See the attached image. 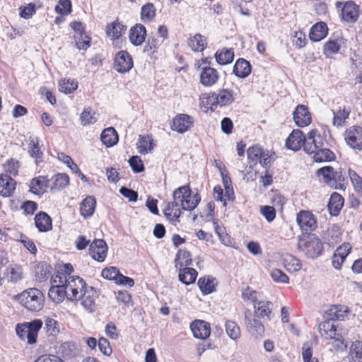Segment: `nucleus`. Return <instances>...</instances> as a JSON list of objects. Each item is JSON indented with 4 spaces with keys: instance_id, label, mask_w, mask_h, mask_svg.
Wrapping results in <instances>:
<instances>
[{
    "instance_id": "obj_1",
    "label": "nucleus",
    "mask_w": 362,
    "mask_h": 362,
    "mask_svg": "<svg viewBox=\"0 0 362 362\" xmlns=\"http://www.w3.org/2000/svg\"><path fill=\"white\" fill-rule=\"evenodd\" d=\"M19 303L27 310L38 312L44 307L45 296L37 288H30L16 296Z\"/></svg>"
},
{
    "instance_id": "obj_2",
    "label": "nucleus",
    "mask_w": 362,
    "mask_h": 362,
    "mask_svg": "<svg viewBox=\"0 0 362 362\" xmlns=\"http://www.w3.org/2000/svg\"><path fill=\"white\" fill-rule=\"evenodd\" d=\"M298 248L308 258L314 259L319 257L322 252L323 246L321 240L313 234L304 235L299 238Z\"/></svg>"
},
{
    "instance_id": "obj_3",
    "label": "nucleus",
    "mask_w": 362,
    "mask_h": 362,
    "mask_svg": "<svg viewBox=\"0 0 362 362\" xmlns=\"http://www.w3.org/2000/svg\"><path fill=\"white\" fill-rule=\"evenodd\" d=\"M42 325L43 322L40 319L18 324L16 327V334L21 339H27V342L29 344H33L37 341L38 332L42 328Z\"/></svg>"
},
{
    "instance_id": "obj_4",
    "label": "nucleus",
    "mask_w": 362,
    "mask_h": 362,
    "mask_svg": "<svg viewBox=\"0 0 362 362\" xmlns=\"http://www.w3.org/2000/svg\"><path fill=\"white\" fill-rule=\"evenodd\" d=\"M247 154L249 160L255 164L259 163L264 168H268L275 160L274 153H271L259 145L249 147Z\"/></svg>"
},
{
    "instance_id": "obj_5",
    "label": "nucleus",
    "mask_w": 362,
    "mask_h": 362,
    "mask_svg": "<svg viewBox=\"0 0 362 362\" xmlns=\"http://www.w3.org/2000/svg\"><path fill=\"white\" fill-rule=\"evenodd\" d=\"M65 286L69 292L67 299L70 301L79 300L81 293L88 287L84 280L79 276H69L68 278L64 276Z\"/></svg>"
},
{
    "instance_id": "obj_6",
    "label": "nucleus",
    "mask_w": 362,
    "mask_h": 362,
    "mask_svg": "<svg viewBox=\"0 0 362 362\" xmlns=\"http://www.w3.org/2000/svg\"><path fill=\"white\" fill-rule=\"evenodd\" d=\"M234 93L230 89H221L218 93H213L209 97V100L211 105V109H216L217 106H228L234 101Z\"/></svg>"
},
{
    "instance_id": "obj_7",
    "label": "nucleus",
    "mask_w": 362,
    "mask_h": 362,
    "mask_svg": "<svg viewBox=\"0 0 362 362\" xmlns=\"http://www.w3.org/2000/svg\"><path fill=\"white\" fill-rule=\"evenodd\" d=\"M133 65V59L127 51L122 50L115 54L114 59V68L117 72H128L132 69Z\"/></svg>"
},
{
    "instance_id": "obj_8",
    "label": "nucleus",
    "mask_w": 362,
    "mask_h": 362,
    "mask_svg": "<svg viewBox=\"0 0 362 362\" xmlns=\"http://www.w3.org/2000/svg\"><path fill=\"white\" fill-rule=\"evenodd\" d=\"M346 144L352 148L362 150V127L353 126L346 129L345 132Z\"/></svg>"
},
{
    "instance_id": "obj_9",
    "label": "nucleus",
    "mask_w": 362,
    "mask_h": 362,
    "mask_svg": "<svg viewBox=\"0 0 362 362\" xmlns=\"http://www.w3.org/2000/svg\"><path fill=\"white\" fill-rule=\"evenodd\" d=\"M337 8L341 7V18L347 22H355L358 17V6L351 1L346 2L344 5L341 1L335 4Z\"/></svg>"
},
{
    "instance_id": "obj_10",
    "label": "nucleus",
    "mask_w": 362,
    "mask_h": 362,
    "mask_svg": "<svg viewBox=\"0 0 362 362\" xmlns=\"http://www.w3.org/2000/svg\"><path fill=\"white\" fill-rule=\"evenodd\" d=\"M324 146L322 136L317 133V130L310 131L306 136L305 141L304 151L308 154L315 153Z\"/></svg>"
},
{
    "instance_id": "obj_11",
    "label": "nucleus",
    "mask_w": 362,
    "mask_h": 362,
    "mask_svg": "<svg viewBox=\"0 0 362 362\" xmlns=\"http://www.w3.org/2000/svg\"><path fill=\"white\" fill-rule=\"evenodd\" d=\"M245 325L247 331L255 338H261L264 334V327L258 320L252 317L249 310L245 313Z\"/></svg>"
},
{
    "instance_id": "obj_12",
    "label": "nucleus",
    "mask_w": 362,
    "mask_h": 362,
    "mask_svg": "<svg viewBox=\"0 0 362 362\" xmlns=\"http://www.w3.org/2000/svg\"><path fill=\"white\" fill-rule=\"evenodd\" d=\"M194 124L193 118L187 114H180L173 120L171 129L180 134L189 130Z\"/></svg>"
},
{
    "instance_id": "obj_13",
    "label": "nucleus",
    "mask_w": 362,
    "mask_h": 362,
    "mask_svg": "<svg viewBox=\"0 0 362 362\" xmlns=\"http://www.w3.org/2000/svg\"><path fill=\"white\" fill-rule=\"evenodd\" d=\"M296 221L300 228L305 232L313 231L317 228L315 216L308 211H300L297 215Z\"/></svg>"
},
{
    "instance_id": "obj_14",
    "label": "nucleus",
    "mask_w": 362,
    "mask_h": 362,
    "mask_svg": "<svg viewBox=\"0 0 362 362\" xmlns=\"http://www.w3.org/2000/svg\"><path fill=\"white\" fill-rule=\"evenodd\" d=\"M107 245L102 239L95 240L89 247V254L92 258L102 262L107 256Z\"/></svg>"
},
{
    "instance_id": "obj_15",
    "label": "nucleus",
    "mask_w": 362,
    "mask_h": 362,
    "mask_svg": "<svg viewBox=\"0 0 362 362\" xmlns=\"http://www.w3.org/2000/svg\"><path fill=\"white\" fill-rule=\"evenodd\" d=\"M306 141V136L303 135V133L300 129H294L290 134L286 141V146L292 151H297L304 148L305 141Z\"/></svg>"
},
{
    "instance_id": "obj_16",
    "label": "nucleus",
    "mask_w": 362,
    "mask_h": 362,
    "mask_svg": "<svg viewBox=\"0 0 362 362\" xmlns=\"http://www.w3.org/2000/svg\"><path fill=\"white\" fill-rule=\"evenodd\" d=\"M80 295H81L80 299L82 300V305L89 312L95 311L96 309L95 300L98 297L96 289L89 286Z\"/></svg>"
},
{
    "instance_id": "obj_17",
    "label": "nucleus",
    "mask_w": 362,
    "mask_h": 362,
    "mask_svg": "<svg viewBox=\"0 0 362 362\" xmlns=\"http://www.w3.org/2000/svg\"><path fill=\"white\" fill-rule=\"evenodd\" d=\"M293 115L296 124L300 127H306L311 123L310 113L307 107L303 105H298Z\"/></svg>"
},
{
    "instance_id": "obj_18",
    "label": "nucleus",
    "mask_w": 362,
    "mask_h": 362,
    "mask_svg": "<svg viewBox=\"0 0 362 362\" xmlns=\"http://www.w3.org/2000/svg\"><path fill=\"white\" fill-rule=\"evenodd\" d=\"M351 247L349 243H343L339 246L334 252L332 257V266L336 269H340L343 262L351 251Z\"/></svg>"
},
{
    "instance_id": "obj_19",
    "label": "nucleus",
    "mask_w": 362,
    "mask_h": 362,
    "mask_svg": "<svg viewBox=\"0 0 362 362\" xmlns=\"http://www.w3.org/2000/svg\"><path fill=\"white\" fill-rule=\"evenodd\" d=\"M219 74L216 69L207 66L204 67L200 73V83L205 87H210L218 81Z\"/></svg>"
},
{
    "instance_id": "obj_20",
    "label": "nucleus",
    "mask_w": 362,
    "mask_h": 362,
    "mask_svg": "<svg viewBox=\"0 0 362 362\" xmlns=\"http://www.w3.org/2000/svg\"><path fill=\"white\" fill-rule=\"evenodd\" d=\"M1 281L6 279L8 282L16 283L23 279L22 267L17 264H10L1 276Z\"/></svg>"
},
{
    "instance_id": "obj_21",
    "label": "nucleus",
    "mask_w": 362,
    "mask_h": 362,
    "mask_svg": "<svg viewBox=\"0 0 362 362\" xmlns=\"http://www.w3.org/2000/svg\"><path fill=\"white\" fill-rule=\"evenodd\" d=\"M59 283L62 284L52 286L48 292L49 298L56 303L63 301L65 297L67 298V295L69 294L62 276L59 277Z\"/></svg>"
},
{
    "instance_id": "obj_22",
    "label": "nucleus",
    "mask_w": 362,
    "mask_h": 362,
    "mask_svg": "<svg viewBox=\"0 0 362 362\" xmlns=\"http://www.w3.org/2000/svg\"><path fill=\"white\" fill-rule=\"evenodd\" d=\"M191 330L194 337L198 339H206L211 333L210 325L203 320H195L191 325Z\"/></svg>"
},
{
    "instance_id": "obj_23",
    "label": "nucleus",
    "mask_w": 362,
    "mask_h": 362,
    "mask_svg": "<svg viewBox=\"0 0 362 362\" xmlns=\"http://www.w3.org/2000/svg\"><path fill=\"white\" fill-rule=\"evenodd\" d=\"M178 206L179 202L173 199V201L168 202L165 209L163 210L165 217L175 225V222L180 221L179 218L182 215V209H180Z\"/></svg>"
},
{
    "instance_id": "obj_24",
    "label": "nucleus",
    "mask_w": 362,
    "mask_h": 362,
    "mask_svg": "<svg viewBox=\"0 0 362 362\" xmlns=\"http://www.w3.org/2000/svg\"><path fill=\"white\" fill-rule=\"evenodd\" d=\"M16 188V181L8 175H0V194L8 197Z\"/></svg>"
},
{
    "instance_id": "obj_25",
    "label": "nucleus",
    "mask_w": 362,
    "mask_h": 362,
    "mask_svg": "<svg viewBox=\"0 0 362 362\" xmlns=\"http://www.w3.org/2000/svg\"><path fill=\"white\" fill-rule=\"evenodd\" d=\"M146 36V28L141 24H136L129 31V40L134 46L141 45Z\"/></svg>"
},
{
    "instance_id": "obj_26",
    "label": "nucleus",
    "mask_w": 362,
    "mask_h": 362,
    "mask_svg": "<svg viewBox=\"0 0 362 362\" xmlns=\"http://www.w3.org/2000/svg\"><path fill=\"white\" fill-rule=\"evenodd\" d=\"M197 285L203 295H208L216 291L217 281L211 276H204L199 279Z\"/></svg>"
},
{
    "instance_id": "obj_27",
    "label": "nucleus",
    "mask_w": 362,
    "mask_h": 362,
    "mask_svg": "<svg viewBox=\"0 0 362 362\" xmlns=\"http://www.w3.org/2000/svg\"><path fill=\"white\" fill-rule=\"evenodd\" d=\"M347 185L348 180L344 169L339 168L334 170L332 183L330 187H334L335 189L345 190Z\"/></svg>"
},
{
    "instance_id": "obj_28",
    "label": "nucleus",
    "mask_w": 362,
    "mask_h": 362,
    "mask_svg": "<svg viewBox=\"0 0 362 362\" xmlns=\"http://www.w3.org/2000/svg\"><path fill=\"white\" fill-rule=\"evenodd\" d=\"M251 65L243 58L238 59L233 69V73L238 78H245L251 73Z\"/></svg>"
},
{
    "instance_id": "obj_29",
    "label": "nucleus",
    "mask_w": 362,
    "mask_h": 362,
    "mask_svg": "<svg viewBox=\"0 0 362 362\" xmlns=\"http://www.w3.org/2000/svg\"><path fill=\"white\" fill-rule=\"evenodd\" d=\"M327 30L328 28L325 23H317L312 26L310 30L309 37L310 40L313 42H319L327 36Z\"/></svg>"
},
{
    "instance_id": "obj_30",
    "label": "nucleus",
    "mask_w": 362,
    "mask_h": 362,
    "mask_svg": "<svg viewBox=\"0 0 362 362\" xmlns=\"http://www.w3.org/2000/svg\"><path fill=\"white\" fill-rule=\"evenodd\" d=\"M49 180L47 177L39 176L32 179L30 183V191L35 194H43L48 187Z\"/></svg>"
},
{
    "instance_id": "obj_31",
    "label": "nucleus",
    "mask_w": 362,
    "mask_h": 362,
    "mask_svg": "<svg viewBox=\"0 0 362 362\" xmlns=\"http://www.w3.org/2000/svg\"><path fill=\"white\" fill-rule=\"evenodd\" d=\"M318 329L321 336L326 339L336 338V336L339 334V333H337L336 327L333 322H331L328 320H326L325 321L320 323Z\"/></svg>"
},
{
    "instance_id": "obj_32",
    "label": "nucleus",
    "mask_w": 362,
    "mask_h": 362,
    "mask_svg": "<svg viewBox=\"0 0 362 362\" xmlns=\"http://www.w3.org/2000/svg\"><path fill=\"white\" fill-rule=\"evenodd\" d=\"M344 199L341 195L337 192L332 193L328 203V209L330 214L337 216L344 206Z\"/></svg>"
},
{
    "instance_id": "obj_33",
    "label": "nucleus",
    "mask_w": 362,
    "mask_h": 362,
    "mask_svg": "<svg viewBox=\"0 0 362 362\" xmlns=\"http://www.w3.org/2000/svg\"><path fill=\"white\" fill-rule=\"evenodd\" d=\"M100 140L107 147H112L117 144L118 134L113 127H108L102 132Z\"/></svg>"
},
{
    "instance_id": "obj_34",
    "label": "nucleus",
    "mask_w": 362,
    "mask_h": 362,
    "mask_svg": "<svg viewBox=\"0 0 362 362\" xmlns=\"http://www.w3.org/2000/svg\"><path fill=\"white\" fill-rule=\"evenodd\" d=\"M96 205L95 199L92 196L85 198L80 205V213L85 218L93 216Z\"/></svg>"
},
{
    "instance_id": "obj_35",
    "label": "nucleus",
    "mask_w": 362,
    "mask_h": 362,
    "mask_svg": "<svg viewBox=\"0 0 362 362\" xmlns=\"http://www.w3.org/2000/svg\"><path fill=\"white\" fill-rule=\"evenodd\" d=\"M35 224L40 232H47L52 229V219L45 212H40L35 217Z\"/></svg>"
},
{
    "instance_id": "obj_36",
    "label": "nucleus",
    "mask_w": 362,
    "mask_h": 362,
    "mask_svg": "<svg viewBox=\"0 0 362 362\" xmlns=\"http://www.w3.org/2000/svg\"><path fill=\"white\" fill-rule=\"evenodd\" d=\"M179 281L185 285H189L194 283L197 277V272L189 267L179 269Z\"/></svg>"
},
{
    "instance_id": "obj_37",
    "label": "nucleus",
    "mask_w": 362,
    "mask_h": 362,
    "mask_svg": "<svg viewBox=\"0 0 362 362\" xmlns=\"http://www.w3.org/2000/svg\"><path fill=\"white\" fill-rule=\"evenodd\" d=\"M283 261L285 269L290 273L298 272L302 268L300 260L292 255H286L283 258Z\"/></svg>"
},
{
    "instance_id": "obj_38",
    "label": "nucleus",
    "mask_w": 362,
    "mask_h": 362,
    "mask_svg": "<svg viewBox=\"0 0 362 362\" xmlns=\"http://www.w3.org/2000/svg\"><path fill=\"white\" fill-rule=\"evenodd\" d=\"M347 310L341 305H332L327 312V320L332 322L334 320H344L346 316Z\"/></svg>"
},
{
    "instance_id": "obj_39",
    "label": "nucleus",
    "mask_w": 362,
    "mask_h": 362,
    "mask_svg": "<svg viewBox=\"0 0 362 362\" xmlns=\"http://www.w3.org/2000/svg\"><path fill=\"white\" fill-rule=\"evenodd\" d=\"M215 58L218 64L225 65L230 64L234 58V51L233 48H223L218 50L215 54Z\"/></svg>"
},
{
    "instance_id": "obj_40",
    "label": "nucleus",
    "mask_w": 362,
    "mask_h": 362,
    "mask_svg": "<svg viewBox=\"0 0 362 362\" xmlns=\"http://www.w3.org/2000/svg\"><path fill=\"white\" fill-rule=\"evenodd\" d=\"M272 303L269 301H257L254 304L255 313L257 317H267V320L270 319L269 315L272 313L271 306Z\"/></svg>"
},
{
    "instance_id": "obj_41",
    "label": "nucleus",
    "mask_w": 362,
    "mask_h": 362,
    "mask_svg": "<svg viewBox=\"0 0 362 362\" xmlns=\"http://www.w3.org/2000/svg\"><path fill=\"white\" fill-rule=\"evenodd\" d=\"M313 159L317 163L329 162L335 159L334 153L324 146L314 153Z\"/></svg>"
},
{
    "instance_id": "obj_42",
    "label": "nucleus",
    "mask_w": 362,
    "mask_h": 362,
    "mask_svg": "<svg viewBox=\"0 0 362 362\" xmlns=\"http://www.w3.org/2000/svg\"><path fill=\"white\" fill-rule=\"evenodd\" d=\"M28 153L32 158L35 159L36 163L42 161L43 152L40 150L38 138H30Z\"/></svg>"
},
{
    "instance_id": "obj_43",
    "label": "nucleus",
    "mask_w": 362,
    "mask_h": 362,
    "mask_svg": "<svg viewBox=\"0 0 362 362\" xmlns=\"http://www.w3.org/2000/svg\"><path fill=\"white\" fill-rule=\"evenodd\" d=\"M126 30V27L118 21H115L108 25L106 28V34L112 40L119 39Z\"/></svg>"
},
{
    "instance_id": "obj_44",
    "label": "nucleus",
    "mask_w": 362,
    "mask_h": 362,
    "mask_svg": "<svg viewBox=\"0 0 362 362\" xmlns=\"http://www.w3.org/2000/svg\"><path fill=\"white\" fill-rule=\"evenodd\" d=\"M192 259L191 254L187 250H180L176 255L175 260V267L177 269L183 268L184 266L192 264Z\"/></svg>"
},
{
    "instance_id": "obj_45",
    "label": "nucleus",
    "mask_w": 362,
    "mask_h": 362,
    "mask_svg": "<svg viewBox=\"0 0 362 362\" xmlns=\"http://www.w3.org/2000/svg\"><path fill=\"white\" fill-rule=\"evenodd\" d=\"M342 43H343L342 38H337L335 40H329L324 45V47H323L324 54L327 57H329L332 54L337 53L339 52Z\"/></svg>"
},
{
    "instance_id": "obj_46",
    "label": "nucleus",
    "mask_w": 362,
    "mask_h": 362,
    "mask_svg": "<svg viewBox=\"0 0 362 362\" xmlns=\"http://www.w3.org/2000/svg\"><path fill=\"white\" fill-rule=\"evenodd\" d=\"M225 329L230 339L236 340L240 337V328L235 321L230 320H226Z\"/></svg>"
},
{
    "instance_id": "obj_47",
    "label": "nucleus",
    "mask_w": 362,
    "mask_h": 362,
    "mask_svg": "<svg viewBox=\"0 0 362 362\" xmlns=\"http://www.w3.org/2000/svg\"><path fill=\"white\" fill-rule=\"evenodd\" d=\"M192 190L189 185H184L175 189L173 193V198L183 204L187 198H190Z\"/></svg>"
},
{
    "instance_id": "obj_48",
    "label": "nucleus",
    "mask_w": 362,
    "mask_h": 362,
    "mask_svg": "<svg viewBox=\"0 0 362 362\" xmlns=\"http://www.w3.org/2000/svg\"><path fill=\"white\" fill-rule=\"evenodd\" d=\"M153 140L150 136H140L137 148L140 153L146 154L153 148Z\"/></svg>"
},
{
    "instance_id": "obj_49",
    "label": "nucleus",
    "mask_w": 362,
    "mask_h": 362,
    "mask_svg": "<svg viewBox=\"0 0 362 362\" xmlns=\"http://www.w3.org/2000/svg\"><path fill=\"white\" fill-rule=\"evenodd\" d=\"M69 183V177L66 174L58 173L52 177V190H59L64 188Z\"/></svg>"
},
{
    "instance_id": "obj_50",
    "label": "nucleus",
    "mask_w": 362,
    "mask_h": 362,
    "mask_svg": "<svg viewBox=\"0 0 362 362\" xmlns=\"http://www.w3.org/2000/svg\"><path fill=\"white\" fill-rule=\"evenodd\" d=\"M334 170V168L332 166H325L317 170L316 175L320 179H322L327 185L331 186Z\"/></svg>"
},
{
    "instance_id": "obj_51",
    "label": "nucleus",
    "mask_w": 362,
    "mask_h": 362,
    "mask_svg": "<svg viewBox=\"0 0 362 362\" xmlns=\"http://www.w3.org/2000/svg\"><path fill=\"white\" fill-rule=\"evenodd\" d=\"M78 88V82L74 79L64 78L59 82V90L66 94L71 93Z\"/></svg>"
},
{
    "instance_id": "obj_52",
    "label": "nucleus",
    "mask_w": 362,
    "mask_h": 362,
    "mask_svg": "<svg viewBox=\"0 0 362 362\" xmlns=\"http://www.w3.org/2000/svg\"><path fill=\"white\" fill-rule=\"evenodd\" d=\"M188 44L192 50L202 51L206 47V40L200 34H196L190 38Z\"/></svg>"
},
{
    "instance_id": "obj_53",
    "label": "nucleus",
    "mask_w": 362,
    "mask_h": 362,
    "mask_svg": "<svg viewBox=\"0 0 362 362\" xmlns=\"http://www.w3.org/2000/svg\"><path fill=\"white\" fill-rule=\"evenodd\" d=\"M200 201L201 196L198 193L193 196L191 195L190 198H187L183 204H182V209L184 211H192L198 206Z\"/></svg>"
},
{
    "instance_id": "obj_54",
    "label": "nucleus",
    "mask_w": 362,
    "mask_h": 362,
    "mask_svg": "<svg viewBox=\"0 0 362 362\" xmlns=\"http://www.w3.org/2000/svg\"><path fill=\"white\" fill-rule=\"evenodd\" d=\"M348 174L356 192L362 195V177L351 168L348 170Z\"/></svg>"
},
{
    "instance_id": "obj_55",
    "label": "nucleus",
    "mask_w": 362,
    "mask_h": 362,
    "mask_svg": "<svg viewBox=\"0 0 362 362\" xmlns=\"http://www.w3.org/2000/svg\"><path fill=\"white\" fill-rule=\"evenodd\" d=\"M160 42L159 40L155 37H148L145 46L144 47V52L147 53L149 56H152L160 46Z\"/></svg>"
},
{
    "instance_id": "obj_56",
    "label": "nucleus",
    "mask_w": 362,
    "mask_h": 362,
    "mask_svg": "<svg viewBox=\"0 0 362 362\" xmlns=\"http://www.w3.org/2000/svg\"><path fill=\"white\" fill-rule=\"evenodd\" d=\"M141 18L144 21H150L156 15V8L153 4H147L141 8Z\"/></svg>"
},
{
    "instance_id": "obj_57",
    "label": "nucleus",
    "mask_w": 362,
    "mask_h": 362,
    "mask_svg": "<svg viewBox=\"0 0 362 362\" xmlns=\"http://www.w3.org/2000/svg\"><path fill=\"white\" fill-rule=\"evenodd\" d=\"M333 125L339 127L344 123L346 119L348 117L349 115V111L346 110L345 108L342 110L340 109L337 112H333Z\"/></svg>"
},
{
    "instance_id": "obj_58",
    "label": "nucleus",
    "mask_w": 362,
    "mask_h": 362,
    "mask_svg": "<svg viewBox=\"0 0 362 362\" xmlns=\"http://www.w3.org/2000/svg\"><path fill=\"white\" fill-rule=\"evenodd\" d=\"M55 11L61 15H68L71 11V2L70 0H59L55 6Z\"/></svg>"
},
{
    "instance_id": "obj_59",
    "label": "nucleus",
    "mask_w": 362,
    "mask_h": 362,
    "mask_svg": "<svg viewBox=\"0 0 362 362\" xmlns=\"http://www.w3.org/2000/svg\"><path fill=\"white\" fill-rule=\"evenodd\" d=\"M242 298L245 301L251 302L255 304L257 302V293L250 287L247 286L242 289Z\"/></svg>"
},
{
    "instance_id": "obj_60",
    "label": "nucleus",
    "mask_w": 362,
    "mask_h": 362,
    "mask_svg": "<svg viewBox=\"0 0 362 362\" xmlns=\"http://www.w3.org/2000/svg\"><path fill=\"white\" fill-rule=\"evenodd\" d=\"M45 329L49 335H55L59 331L57 321L51 317L45 319Z\"/></svg>"
},
{
    "instance_id": "obj_61",
    "label": "nucleus",
    "mask_w": 362,
    "mask_h": 362,
    "mask_svg": "<svg viewBox=\"0 0 362 362\" xmlns=\"http://www.w3.org/2000/svg\"><path fill=\"white\" fill-rule=\"evenodd\" d=\"M20 16L24 19L30 18L36 12L35 4L33 3L28 4L26 6H21Z\"/></svg>"
},
{
    "instance_id": "obj_62",
    "label": "nucleus",
    "mask_w": 362,
    "mask_h": 362,
    "mask_svg": "<svg viewBox=\"0 0 362 362\" xmlns=\"http://www.w3.org/2000/svg\"><path fill=\"white\" fill-rule=\"evenodd\" d=\"M129 163L134 173H139L144 170L143 162L139 156H132L129 160Z\"/></svg>"
},
{
    "instance_id": "obj_63",
    "label": "nucleus",
    "mask_w": 362,
    "mask_h": 362,
    "mask_svg": "<svg viewBox=\"0 0 362 362\" xmlns=\"http://www.w3.org/2000/svg\"><path fill=\"white\" fill-rule=\"evenodd\" d=\"M270 275L273 281L276 283L288 284L289 282L288 276L279 269H273Z\"/></svg>"
},
{
    "instance_id": "obj_64",
    "label": "nucleus",
    "mask_w": 362,
    "mask_h": 362,
    "mask_svg": "<svg viewBox=\"0 0 362 362\" xmlns=\"http://www.w3.org/2000/svg\"><path fill=\"white\" fill-rule=\"evenodd\" d=\"M350 355L351 358L357 360V362L362 361V347L359 341H355L351 344Z\"/></svg>"
}]
</instances>
